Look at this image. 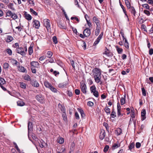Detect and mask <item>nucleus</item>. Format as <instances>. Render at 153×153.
<instances>
[{
    "label": "nucleus",
    "instance_id": "obj_54",
    "mask_svg": "<svg viewBox=\"0 0 153 153\" xmlns=\"http://www.w3.org/2000/svg\"><path fill=\"white\" fill-rule=\"evenodd\" d=\"M142 6L144 7V8L147 9H149V7L148 4H144L142 5Z\"/></svg>",
    "mask_w": 153,
    "mask_h": 153
},
{
    "label": "nucleus",
    "instance_id": "obj_19",
    "mask_svg": "<svg viewBox=\"0 0 153 153\" xmlns=\"http://www.w3.org/2000/svg\"><path fill=\"white\" fill-rule=\"evenodd\" d=\"M68 84V82L66 81L63 83L59 84L58 85V87L60 88H65Z\"/></svg>",
    "mask_w": 153,
    "mask_h": 153
},
{
    "label": "nucleus",
    "instance_id": "obj_43",
    "mask_svg": "<svg viewBox=\"0 0 153 153\" xmlns=\"http://www.w3.org/2000/svg\"><path fill=\"white\" fill-rule=\"evenodd\" d=\"M24 78L26 80L30 81L31 80L30 76L28 74L25 75Z\"/></svg>",
    "mask_w": 153,
    "mask_h": 153
},
{
    "label": "nucleus",
    "instance_id": "obj_18",
    "mask_svg": "<svg viewBox=\"0 0 153 153\" xmlns=\"http://www.w3.org/2000/svg\"><path fill=\"white\" fill-rule=\"evenodd\" d=\"M33 25L34 27L37 29H38L40 27V22L38 20H35L33 21Z\"/></svg>",
    "mask_w": 153,
    "mask_h": 153
},
{
    "label": "nucleus",
    "instance_id": "obj_60",
    "mask_svg": "<svg viewBox=\"0 0 153 153\" xmlns=\"http://www.w3.org/2000/svg\"><path fill=\"white\" fill-rule=\"evenodd\" d=\"M75 93L76 95H78L80 94V91L78 89H76L75 90Z\"/></svg>",
    "mask_w": 153,
    "mask_h": 153
},
{
    "label": "nucleus",
    "instance_id": "obj_28",
    "mask_svg": "<svg viewBox=\"0 0 153 153\" xmlns=\"http://www.w3.org/2000/svg\"><path fill=\"white\" fill-rule=\"evenodd\" d=\"M120 146V145L118 143H114L112 146V150H114Z\"/></svg>",
    "mask_w": 153,
    "mask_h": 153
},
{
    "label": "nucleus",
    "instance_id": "obj_15",
    "mask_svg": "<svg viewBox=\"0 0 153 153\" xmlns=\"http://www.w3.org/2000/svg\"><path fill=\"white\" fill-rule=\"evenodd\" d=\"M146 112L145 109H143L141 112V120L142 121H143L146 119Z\"/></svg>",
    "mask_w": 153,
    "mask_h": 153
},
{
    "label": "nucleus",
    "instance_id": "obj_59",
    "mask_svg": "<svg viewBox=\"0 0 153 153\" xmlns=\"http://www.w3.org/2000/svg\"><path fill=\"white\" fill-rule=\"evenodd\" d=\"M120 3V5L122 9V10H123V13H125V11H126V9H125V7H124V6L121 3Z\"/></svg>",
    "mask_w": 153,
    "mask_h": 153
},
{
    "label": "nucleus",
    "instance_id": "obj_40",
    "mask_svg": "<svg viewBox=\"0 0 153 153\" xmlns=\"http://www.w3.org/2000/svg\"><path fill=\"white\" fill-rule=\"evenodd\" d=\"M58 143L60 144H62L64 142V139L62 137H60L57 140Z\"/></svg>",
    "mask_w": 153,
    "mask_h": 153
},
{
    "label": "nucleus",
    "instance_id": "obj_2",
    "mask_svg": "<svg viewBox=\"0 0 153 153\" xmlns=\"http://www.w3.org/2000/svg\"><path fill=\"white\" fill-rule=\"evenodd\" d=\"M44 85L45 86L48 88H49L52 92L56 93L57 92V90L48 81H45L44 82Z\"/></svg>",
    "mask_w": 153,
    "mask_h": 153
},
{
    "label": "nucleus",
    "instance_id": "obj_38",
    "mask_svg": "<svg viewBox=\"0 0 153 153\" xmlns=\"http://www.w3.org/2000/svg\"><path fill=\"white\" fill-rule=\"evenodd\" d=\"M125 2L128 9H129L131 7V5L129 1L128 0H125Z\"/></svg>",
    "mask_w": 153,
    "mask_h": 153
},
{
    "label": "nucleus",
    "instance_id": "obj_29",
    "mask_svg": "<svg viewBox=\"0 0 153 153\" xmlns=\"http://www.w3.org/2000/svg\"><path fill=\"white\" fill-rule=\"evenodd\" d=\"M104 110L105 112L106 113L107 115L111 113V110L107 106H106L105 107L104 109Z\"/></svg>",
    "mask_w": 153,
    "mask_h": 153
},
{
    "label": "nucleus",
    "instance_id": "obj_9",
    "mask_svg": "<svg viewBox=\"0 0 153 153\" xmlns=\"http://www.w3.org/2000/svg\"><path fill=\"white\" fill-rule=\"evenodd\" d=\"M30 65L32 68H39V65L37 62L32 61L30 63Z\"/></svg>",
    "mask_w": 153,
    "mask_h": 153
},
{
    "label": "nucleus",
    "instance_id": "obj_16",
    "mask_svg": "<svg viewBox=\"0 0 153 153\" xmlns=\"http://www.w3.org/2000/svg\"><path fill=\"white\" fill-rule=\"evenodd\" d=\"M32 85L35 87L37 88L39 86V84L38 82L36 80H32L30 82Z\"/></svg>",
    "mask_w": 153,
    "mask_h": 153
},
{
    "label": "nucleus",
    "instance_id": "obj_61",
    "mask_svg": "<svg viewBox=\"0 0 153 153\" xmlns=\"http://www.w3.org/2000/svg\"><path fill=\"white\" fill-rule=\"evenodd\" d=\"M141 146V144L139 142H137L136 143V147L137 148H139Z\"/></svg>",
    "mask_w": 153,
    "mask_h": 153
},
{
    "label": "nucleus",
    "instance_id": "obj_44",
    "mask_svg": "<svg viewBox=\"0 0 153 153\" xmlns=\"http://www.w3.org/2000/svg\"><path fill=\"white\" fill-rule=\"evenodd\" d=\"M47 57L51 58L53 55V53L51 51H48L47 53Z\"/></svg>",
    "mask_w": 153,
    "mask_h": 153
},
{
    "label": "nucleus",
    "instance_id": "obj_33",
    "mask_svg": "<svg viewBox=\"0 0 153 153\" xmlns=\"http://www.w3.org/2000/svg\"><path fill=\"white\" fill-rule=\"evenodd\" d=\"M19 83L20 86L21 88L24 89H25L26 88L27 85L25 83L23 82H20Z\"/></svg>",
    "mask_w": 153,
    "mask_h": 153
},
{
    "label": "nucleus",
    "instance_id": "obj_27",
    "mask_svg": "<svg viewBox=\"0 0 153 153\" xmlns=\"http://www.w3.org/2000/svg\"><path fill=\"white\" fill-rule=\"evenodd\" d=\"M77 110L80 113L82 117H85V115L84 111L81 108H77Z\"/></svg>",
    "mask_w": 153,
    "mask_h": 153
},
{
    "label": "nucleus",
    "instance_id": "obj_6",
    "mask_svg": "<svg viewBox=\"0 0 153 153\" xmlns=\"http://www.w3.org/2000/svg\"><path fill=\"white\" fill-rule=\"evenodd\" d=\"M36 99L40 103L43 104L45 103V97L42 94L37 95L35 97Z\"/></svg>",
    "mask_w": 153,
    "mask_h": 153
},
{
    "label": "nucleus",
    "instance_id": "obj_14",
    "mask_svg": "<svg viewBox=\"0 0 153 153\" xmlns=\"http://www.w3.org/2000/svg\"><path fill=\"white\" fill-rule=\"evenodd\" d=\"M94 80L95 82L97 83H100V84L101 85L102 82L101 81V76H97L96 77H94Z\"/></svg>",
    "mask_w": 153,
    "mask_h": 153
},
{
    "label": "nucleus",
    "instance_id": "obj_47",
    "mask_svg": "<svg viewBox=\"0 0 153 153\" xmlns=\"http://www.w3.org/2000/svg\"><path fill=\"white\" fill-rule=\"evenodd\" d=\"M52 39L53 42L55 44H56L57 43L58 41L56 36H53L52 38Z\"/></svg>",
    "mask_w": 153,
    "mask_h": 153
},
{
    "label": "nucleus",
    "instance_id": "obj_45",
    "mask_svg": "<svg viewBox=\"0 0 153 153\" xmlns=\"http://www.w3.org/2000/svg\"><path fill=\"white\" fill-rule=\"evenodd\" d=\"M103 126L105 127L107 131L109 132V127L108 126V124L106 123H103Z\"/></svg>",
    "mask_w": 153,
    "mask_h": 153
},
{
    "label": "nucleus",
    "instance_id": "obj_41",
    "mask_svg": "<svg viewBox=\"0 0 153 153\" xmlns=\"http://www.w3.org/2000/svg\"><path fill=\"white\" fill-rule=\"evenodd\" d=\"M9 66V65L8 63L7 62H5L3 65V68L4 69H7Z\"/></svg>",
    "mask_w": 153,
    "mask_h": 153
},
{
    "label": "nucleus",
    "instance_id": "obj_53",
    "mask_svg": "<svg viewBox=\"0 0 153 153\" xmlns=\"http://www.w3.org/2000/svg\"><path fill=\"white\" fill-rule=\"evenodd\" d=\"M62 117L64 120L66 121L67 120V118L66 114L65 113H64L62 114Z\"/></svg>",
    "mask_w": 153,
    "mask_h": 153
},
{
    "label": "nucleus",
    "instance_id": "obj_32",
    "mask_svg": "<svg viewBox=\"0 0 153 153\" xmlns=\"http://www.w3.org/2000/svg\"><path fill=\"white\" fill-rule=\"evenodd\" d=\"M87 16L88 17H89L88 16L87 14H86L85 16V18L86 19V21L87 22V23L88 26H89V27H90L91 26V24L90 22V20H88L87 19V18H86Z\"/></svg>",
    "mask_w": 153,
    "mask_h": 153
},
{
    "label": "nucleus",
    "instance_id": "obj_49",
    "mask_svg": "<svg viewBox=\"0 0 153 153\" xmlns=\"http://www.w3.org/2000/svg\"><path fill=\"white\" fill-rule=\"evenodd\" d=\"M96 97H99V93L97 91H96L92 93Z\"/></svg>",
    "mask_w": 153,
    "mask_h": 153
},
{
    "label": "nucleus",
    "instance_id": "obj_22",
    "mask_svg": "<svg viewBox=\"0 0 153 153\" xmlns=\"http://www.w3.org/2000/svg\"><path fill=\"white\" fill-rule=\"evenodd\" d=\"M39 143L40 147L41 148H43L47 146V144L42 140L41 139L40 140V143L38 142Z\"/></svg>",
    "mask_w": 153,
    "mask_h": 153
},
{
    "label": "nucleus",
    "instance_id": "obj_51",
    "mask_svg": "<svg viewBox=\"0 0 153 153\" xmlns=\"http://www.w3.org/2000/svg\"><path fill=\"white\" fill-rule=\"evenodd\" d=\"M109 148V146L108 145H106L104 148L103 151L105 152H107Z\"/></svg>",
    "mask_w": 153,
    "mask_h": 153
},
{
    "label": "nucleus",
    "instance_id": "obj_58",
    "mask_svg": "<svg viewBox=\"0 0 153 153\" xmlns=\"http://www.w3.org/2000/svg\"><path fill=\"white\" fill-rule=\"evenodd\" d=\"M131 117L133 119L135 117V114L134 111H133V112L131 113L130 114Z\"/></svg>",
    "mask_w": 153,
    "mask_h": 153
},
{
    "label": "nucleus",
    "instance_id": "obj_63",
    "mask_svg": "<svg viewBox=\"0 0 153 153\" xmlns=\"http://www.w3.org/2000/svg\"><path fill=\"white\" fill-rule=\"evenodd\" d=\"M87 105L90 106H92L94 105V103L92 102L89 101L87 103Z\"/></svg>",
    "mask_w": 153,
    "mask_h": 153
},
{
    "label": "nucleus",
    "instance_id": "obj_12",
    "mask_svg": "<svg viewBox=\"0 0 153 153\" xmlns=\"http://www.w3.org/2000/svg\"><path fill=\"white\" fill-rule=\"evenodd\" d=\"M130 12L132 14V17L134 18H135L136 17V12L135 10V8H134L133 7H131L130 8Z\"/></svg>",
    "mask_w": 153,
    "mask_h": 153
},
{
    "label": "nucleus",
    "instance_id": "obj_37",
    "mask_svg": "<svg viewBox=\"0 0 153 153\" xmlns=\"http://www.w3.org/2000/svg\"><path fill=\"white\" fill-rule=\"evenodd\" d=\"M17 105L18 106H22L25 105V103L22 101H19L17 102Z\"/></svg>",
    "mask_w": 153,
    "mask_h": 153
},
{
    "label": "nucleus",
    "instance_id": "obj_25",
    "mask_svg": "<svg viewBox=\"0 0 153 153\" xmlns=\"http://www.w3.org/2000/svg\"><path fill=\"white\" fill-rule=\"evenodd\" d=\"M103 54H105L108 56H111V53L107 49H106L105 51L103 53Z\"/></svg>",
    "mask_w": 153,
    "mask_h": 153
},
{
    "label": "nucleus",
    "instance_id": "obj_35",
    "mask_svg": "<svg viewBox=\"0 0 153 153\" xmlns=\"http://www.w3.org/2000/svg\"><path fill=\"white\" fill-rule=\"evenodd\" d=\"M13 39V38L12 36H8L7 37L6 41L7 42H9L12 41Z\"/></svg>",
    "mask_w": 153,
    "mask_h": 153
},
{
    "label": "nucleus",
    "instance_id": "obj_46",
    "mask_svg": "<svg viewBox=\"0 0 153 153\" xmlns=\"http://www.w3.org/2000/svg\"><path fill=\"white\" fill-rule=\"evenodd\" d=\"M134 143H132L130 144L129 146V149L130 150H131L134 147Z\"/></svg>",
    "mask_w": 153,
    "mask_h": 153
},
{
    "label": "nucleus",
    "instance_id": "obj_3",
    "mask_svg": "<svg viewBox=\"0 0 153 153\" xmlns=\"http://www.w3.org/2000/svg\"><path fill=\"white\" fill-rule=\"evenodd\" d=\"M80 88L82 92L84 94H86L87 92V87L85 82L82 81L80 82Z\"/></svg>",
    "mask_w": 153,
    "mask_h": 153
},
{
    "label": "nucleus",
    "instance_id": "obj_26",
    "mask_svg": "<svg viewBox=\"0 0 153 153\" xmlns=\"http://www.w3.org/2000/svg\"><path fill=\"white\" fill-rule=\"evenodd\" d=\"M100 26L97 27L95 32V34L96 36H97L99 34L100 31Z\"/></svg>",
    "mask_w": 153,
    "mask_h": 153
},
{
    "label": "nucleus",
    "instance_id": "obj_10",
    "mask_svg": "<svg viewBox=\"0 0 153 153\" xmlns=\"http://www.w3.org/2000/svg\"><path fill=\"white\" fill-rule=\"evenodd\" d=\"M83 35L86 37L88 36L91 34V30L88 28H86L83 32Z\"/></svg>",
    "mask_w": 153,
    "mask_h": 153
},
{
    "label": "nucleus",
    "instance_id": "obj_4",
    "mask_svg": "<svg viewBox=\"0 0 153 153\" xmlns=\"http://www.w3.org/2000/svg\"><path fill=\"white\" fill-rule=\"evenodd\" d=\"M44 25L46 28L47 31L50 32L51 30L50 21L49 19H45L43 20Z\"/></svg>",
    "mask_w": 153,
    "mask_h": 153
},
{
    "label": "nucleus",
    "instance_id": "obj_30",
    "mask_svg": "<svg viewBox=\"0 0 153 153\" xmlns=\"http://www.w3.org/2000/svg\"><path fill=\"white\" fill-rule=\"evenodd\" d=\"M9 8L13 10H15V9L13 7V3H10L8 5Z\"/></svg>",
    "mask_w": 153,
    "mask_h": 153
},
{
    "label": "nucleus",
    "instance_id": "obj_21",
    "mask_svg": "<svg viewBox=\"0 0 153 153\" xmlns=\"http://www.w3.org/2000/svg\"><path fill=\"white\" fill-rule=\"evenodd\" d=\"M19 70L21 72L24 73L26 72L27 70L26 69L23 67L22 66H20L19 65L17 66Z\"/></svg>",
    "mask_w": 153,
    "mask_h": 153
},
{
    "label": "nucleus",
    "instance_id": "obj_48",
    "mask_svg": "<svg viewBox=\"0 0 153 153\" xmlns=\"http://www.w3.org/2000/svg\"><path fill=\"white\" fill-rule=\"evenodd\" d=\"M142 95L144 96H146V92L145 88H141Z\"/></svg>",
    "mask_w": 153,
    "mask_h": 153
},
{
    "label": "nucleus",
    "instance_id": "obj_39",
    "mask_svg": "<svg viewBox=\"0 0 153 153\" xmlns=\"http://www.w3.org/2000/svg\"><path fill=\"white\" fill-rule=\"evenodd\" d=\"M30 11L32 14H33L35 16H37L38 15L37 13L34 11L32 8L30 9Z\"/></svg>",
    "mask_w": 153,
    "mask_h": 153
},
{
    "label": "nucleus",
    "instance_id": "obj_11",
    "mask_svg": "<svg viewBox=\"0 0 153 153\" xmlns=\"http://www.w3.org/2000/svg\"><path fill=\"white\" fill-rule=\"evenodd\" d=\"M5 83V81L4 79L2 78H0V86L4 91H5L6 90V89L3 86Z\"/></svg>",
    "mask_w": 153,
    "mask_h": 153
},
{
    "label": "nucleus",
    "instance_id": "obj_5",
    "mask_svg": "<svg viewBox=\"0 0 153 153\" xmlns=\"http://www.w3.org/2000/svg\"><path fill=\"white\" fill-rule=\"evenodd\" d=\"M6 17H9L15 20L17 19L18 16L15 13H13L9 10H6Z\"/></svg>",
    "mask_w": 153,
    "mask_h": 153
},
{
    "label": "nucleus",
    "instance_id": "obj_42",
    "mask_svg": "<svg viewBox=\"0 0 153 153\" xmlns=\"http://www.w3.org/2000/svg\"><path fill=\"white\" fill-rule=\"evenodd\" d=\"M116 49L118 53L121 54L122 53L123 49L122 48H120L117 47Z\"/></svg>",
    "mask_w": 153,
    "mask_h": 153
},
{
    "label": "nucleus",
    "instance_id": "obj_31",
    "mask_svg": "<svg viewBox=\"0 0 153 153\" xmlns=\"http://www.w3.org/2000/svg\"><path fill=\"white\" fill-rule=\"evenodd\" d=\"M126 95H124V97H122L120 100L121 104L122 105H123L125 103Z\"/></svg>",
    "mask_w": 153,
    "mask_h": 153
},
{
    "label": "nucleus",
    "instance_id": "obj_8",
    "mask_svg": "<svg viewBox=\"0 0 153 153\" xmlns=\"http://www.w3.org/2000/svg\"><path fill=\"white\" fill-rule=\"evenodd\" d=\"M103 34V33L102 32L99 35L96 41L94 42L93 44L94 46L96 45L99 43L100 40L102 38Z\"/></svg>",
    "mask_w": 153,
    "mask_h": 153
},
{
    "label": "nucleus",
    "instance_id": "obj_34",
    "mask_svg": "<svg viewBox=\"0 0 153 153\" xmlns=\"http://www.w3.org/2000/svg\"><path fill=\"white\" fill-rule=\"evenodd\" d=\"M90 90L91 93L95 91H96V87L95 85H93L91 86L90 88Z\"/></svg>",
    "mask_w": 153,
    "mask_h": 153
},
{
    "label": "nucleus",
    "instance_id": "obj_20",
    "mask_svg": "<svg viewBox=\"0 0 153 153\" xmlns=\"http://www.w3.org/2000/svg\"><path fill=\"white\" fill-rule=\"evenodd\" d=\"M105 136V133L104 130H102L101 131L100 134V138L101 140H102L104 139Z\"/></svg>",
    "mask_w": 153,
    "mask_h": 153
},
{
    "label": "nucleus",
    "instance_id": "obj_62",
    "mask_svg": "<svg viewBox=\"0 0 153 153\" xmlns=\"http://www.w3.org/2000/svg\"><path fill=\"white\" fill-rule=\"evenodd\" d=\"M124 45L127 49L129 48V44L128 42L124 43Z\"/></svg>",
    "mask_w": 153,
    "mask_h": 153
},
{
    "label": "nucleus",
    "instance_id": "obj_64",
    "mask_svg": "<svg viewBox=\"0 0 153 153\" xmlns=\"http://www.w3.org/2000/svg\"><path fill=\"white\" fill-rule=\"evenodd\" d=\"M29 2V4H31L32 6H34V3L33 2V0H28Z\"/></svg>",
    "mask_w": 153,
    "mask_h": 153
},
{
    "label": "nucleus",
    "instance_id": "obj_55",
    "mask_svg": "<svg viewBox=\"0 0 153 153\" xmlns=\"http://www.w3.org/2000/svg\"><path fill=\"white\" fill-rule=\"evenodd\" d=\"M87 81L88 83V84L90 85H92L93 83V81H92L91 78H90L89 79H88Z\"/></svg>",
    "mask_w": 153,
    "mask_h": 153
},
{
    "label": "nucleus",
    "instance_id": "obj_1",
    "mask_svg": "<svg viewBox=\"0 0 153 153\" xmlns=\"http://www.w3.org/2000/svg\"><path fill=\"white\" fill-rule=\"evenodd\" d=\"M27 49L26 46L24 47V48L22 47H18L16 49V52L20 54L22 56L26 55V53L27 52Z\"/></svg>",
    "mask_w": 153,
    "mask_h": 153
},
{
    "label": "nucleus",
    "instance_id": "obj_56",
    "mask_svg": "<svg viewBox=\"0 0 153 153\" xmlns=\"http://www.w3.org/2000/svg\"><path fill=\"white\" fill-rule=\"evenodd\" d=\"M143 12L146 15L149 16L150 15V12L147 10H143Z\"/></svg>",
    "mask_w": 153,
    "mask_h": 153
},
{
    "label": "nucleus",
    "instance_id": "obj_50",
    "mask_svg": "<svg viewBox=\"0 0 153 153\" xmlns=\"http://www.w3.org/2000/svg\"><path fill=\"white\" fill-rule=\"evenodd\" d=\"M6 51L7 52V53L10 55H11L12 54V50L9 49L7 48L6 49Z\"/></svg>",
    "mask_w": 153,
    "mask_h": 153
},
{
    "label": "nucleus",
    "instance_id": "obj_24",
    "mask_svg": "<svg viewBox=\"0 0 153 153\" xmlns=\"http://www.w3.org/2000/svg\"><path fill=\"white\" fill-rule=\"evenodd\" d=\"M33 128L32 123L31 122H29L28 125V132L31 131Z\"/></svg>",
    "mask_w": 153,
    "mask_h": 153
},
{
    "label": "nucleus",
    "instance_id": "obj_13",
    "mask_svg": "<svg viewBox=\"0 0 153 153\" xmlns=\"http://www.w3.org/2000/svg\"><path fill=\"white\" fill-rule=\"evenodd\" d=\"M93 20L97 25V27H99L100 25V21L99 19L96 16H94L93 17Z\"/></svg>",
    "mask_w": 153,
    "mask_h": 153
},
{
    "label": "nucleus",
    "instance_id": "obj_23",
    "mask_svg": "<svg viewBox=\"0 0 153 153\" xmlns=\"http://www.w3.org/2000/svg\"><path fill=\"white\" fill-rule=\"evenodd\" d=\"M25 18L27 20L29 21L32 19V16L28 14L26 12H25L24 13Z\"/></svg>",
    "mask_w": 153,
    "mask_h": 153
},
{
    "label": "nucleus",
    "instance_id": "obj_57",
    "mask_svg": "<svg viewBox=\"0 0 153 153\" xmlns=\"http://www.w3.org/2000/svg\"><path fill=\"white\" fill-rule=\"evenodd\" d=\"M32 138L33 140L36 141L38 142V139L35 134H33L32 135Z\"/></svg>",
    "mask_w": 153,
    "mask_h": 153
},
{
    "label": "nucleus",
    "instance_id": "obj_7",
    "mask_svg": "<svg viewBox=\"0 0 153 153\" xmlns=\"http://www.w3.org/2000/svg\"><path fill=\"white\" fill-rule=\"evenodd\" d=\"M93 73L94 77L101 76V70L99 68H94L93 70Z\"/></svg>",
    "mask_w": 153,
    "mask_h": 153
},
{
    "label": "nucleus",
    "instance_id": "obj_52",
    "mask_svg": "<svg viewBox=\"0 0 153 153\" xmlns=\"http://www.w3.org/2000/svg\"><path fill=\"white\" fill-rule=\"evenodd\" d=\"M115 112L114 111L111 112V113L110 115L111 117L113 118H114L116 117L115 114Z\"/></svg>",
    "mask_w": 153,
    "mask_h": 153
},
{
    "label": "nucleus",
    "instance_id": "obj_17",
    "mask_svg": "<svg viewBox=\"0 0 153 153\" xmlns=\"http://www.w3.org/2000/svg\"><path fill=\"white\" fill-rule=\"evenodd\" d=\"M11 62L13 65L18 66L20 65V63L16 60L14 59H10Z\"/></svg>",
    "mask_w": 153,
    "mask_h": 153
},
{
    "label": "nucleus",
    "instance_id": "obj_36",
    "mask_svg": "<svg viewBox=\"0 0 153 153\" xmlns=\"http://www.w3.org/2000/svg\"><path fill=\"white\" fill-rule=\"evenodd\" d=\"M28 52L29 54L31 55L33 53V47L31 46H30L28 48Z\"/></svg>",
    "mask_w": 153,
    "mask_h": 153
}]
</instances>
